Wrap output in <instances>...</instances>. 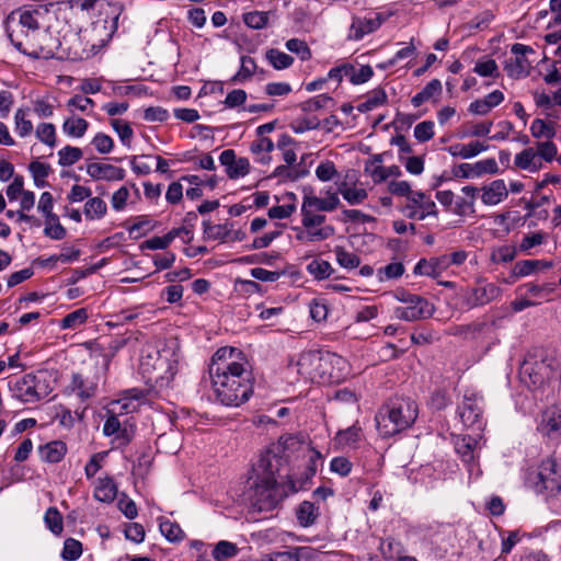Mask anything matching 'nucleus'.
I'll return each mask as SVG.
<instances>
[{"label":"nucleus","instance_id":"nucleus-22","mask_svg":"<svg viewBox=\"0 0 561 561\" xmlns=\"http://www.w3.org/2000/svg\"><path fill=\"white\" fill-rule=\"evenodd\" d=\"M465 196H458L454 199L451 211L457 216L473 215L476 213L474 204L479 195V187L466 185L461 188Z\"/></svg>","mask_w":561,"mask_h":561},{"label":"nucleus","instance_id":"nucleus-58","mask_svg":"<svg viewBox=\"0 0 561 561\" xmlns=\"http://www.w3.org/2000/svg\"><path fill=\"white\" fill-rule=\"evenodd\" d=\"M330 102H332V98L328 94H319L301 104V108L305 112H316L323 107H325Z\"/></svg>","mask_w":561,"mask_h":561},{"label":"nucleus","instance_id":"nucleus-61","mask_svg":"<svg viewBox=\"0 0 561 561\" xmlns=\"http://www.w3.org/2000/svg\"><path fill=\"white\" fill-rule=\"evenodd\" d=\"M330 470L341 477H346L352 470V462L346 457H334L330 462Z\"/></svg>","mask_w":561,"mask_h":561},{"label":"nucleus","instance_id":"nucleus-36","mask_svg":"<svg viewBox=\"0 0 561 561\" xmlns=\"http://www.w3.org/2000/svg\"><path fill=\"white\" fill-rule=\"evenodd\" d=\"M89 127V123L81 117L71 116L62 124V130L66 135L75 138L82 137Z\"/></svg>","mask_w":561,"mask_h":561},{"label":"nucleus","instance_id":"nucleus-23","mask_svg":"<svg viewBox=\"0 0 561 561\" xmlns=\"http://www.w3.org/2000/svg\"><path fill=\"white\" fill-rule=\"evenodd\" d=\"M499 172V165L495 159L489 158L485 160L478 161L473 164L470 163H461L458 167V172L456 175L461 178H476L481 176L483 174H495Z\"/></svg>","mask_w":561,"mask_h":561},{"label":"nucleus","instance_id":"nucleus-24","mask_svg":"<svg viewBox=\"0 0 561 561\" xmlns=\"http://www.w3.org/2000/svg\"><path fill=\"white\" fill-rule=\"evenodd\" d=\"M314 211H333L340 205V198L337 193L327 192L325 197H318L312 193L304 195L302 204Z\"/></svg>","mask_w":561,"mask_h":561},{"label":"nucleus","instance_id":"nucleus-25","mask_svg":"<svg viewBox=\"0 0 561 561\" xmlns=\"http://www.w3.org/2000/svg\"><path fill=\"white\" fill-rule=\"evenodd\" d=\"M87 173L94 180L121 181L125 178V171L112 164L89 163Z\"/></svg>","mask_w":561,"mask_h":561},{"label":"nucleus","instance_id":"nucleus-64","mask_svg":"<svg viewBox=\"0 0 561 561\" xmlns=\"http://www.w3.org/2000/svg\"><path fill=\"white\" fill-rule=\"evenodd\" d=\"M268 15L265 12H249L244 15V23L251 28H262L267 24Z\"/></svg>","mask_w":561,"mask_h":561},{"label":"nucleus","instance_id":"nucleus-40","mask_svg":"<svg viewBox=\"0 0 561 561\" xmlns=\"http://www.w3.org/2000/svg\"><path fill=\"white\" fill-rule=\"evenodd\" d=\"M266 59L277 70L286 69L294 62V58L290 55L274 48L266 51Z\"/></svg>","mask_w":561,"mask_h":561},{"label":"nucleus","instance_id":"nucleus-10","mask_svg":"<svg viewBox=\"0 0 561 561\" xmlns=\"http://www.w3.org/2000/svg\"><path fill=\"white\" fill-rule=\"evenodd\" d=\"M502 296V288L494 283L479 278L476 285L462 289L459 294L461 306L466 309H473L488 305Z\"/></svg>","mask_w":561,"mask_h":561},{"label":"nucleus","instance_id":"nucleus-60","mask_svg":"<svg viewBox=\"0 0 561 561\" xmlns=\"http://www.w3.org/2000/svg\"><path fill=\"white\" fill-rule=\"evenodd\" d=\"M311 242L323 241L334 236L335 229L331 225L323 227L306 228Z\"/></svg>","mask_w":561,"mask_h":561},{"label":"nucleus","instance_id":"nucleus-26","mask_svg":"<svg viewBox=\"0 0 561 561\" xmlns=\"http://www.w3.org/2000/svg\"><path fill=\"white\" fill-rule=\"evenodd\" d=\"M489 146L481 141H471L469 144H454L447 148V151L453 157H460L462 159H471L477 157L483 151H486Z\"/></svg>","mask_w":561,"mask_h":561},{"label":"nucleus","instance_id":"nucleus-44","mask_svg":"<svg viewBox=\"0 0 561 561\" xmlns=\"http://www.w3.org/2000/svg\"><path fill=\"white\" fill-rule=\"evenodd\" d=\"M339 192L350 205H358L363 203L368 196L366 190L358 187H348L346 185L340 187Z\"/></svg>","mask_w":561,"mask_h":561},{"label":"nucleus","instance_id":"nucleus-17","mask_svg":"<svg viewBox=\"0 0 561 561\" xmlns=\"http://www.w3.org/2000/svg\"><path fill=\"white\" fill-rule=\"evenodd\" d=\"M98 390V380L93 377H87L82 374L75 373L71 380L66 387V393L76 396L80 402H85L95 396Z\"/></svg>","mask_w":561,"mask_h":561},{"label":"nucleus","instance_id":"nucleus-47","mask_svg":"<svg viewBox=\"0 0 561 561\" xmlns=\"http://www.w3.org/2000/svg\"><path fill=\"white\" fill-rule=\"evenodd\" d=\"M36 137L43 144L55 147L56 145V129L50 123H41L36 128Z\"/></svg>","mask_w":561,"mask_h":561},{"label":"nucleus","instance_id":"nucleus-33","mask_svg":"<svg viewBox=\"0 0 561 561\" xmlns=\"http://www.w3.org/2000/svg\"><path fill=\"white\" fill-rule=\"evenodd\" d=\"M362 437V428L354 424L345 430H341L335 435V443L341 447H353Z\"/></svg>","mask_w":561,"mask_h":561},{"label":"nucleus","instance_id":"nucleus-13","mask_svg":"<svg viewBox=\"0 0 561 561\" xmlns=\"http://www.w3.org/2000/svg\"><path fill=\"white\" fill-rule=\"evenodd\" d=\"M401 213L409 219L424 220L426 217H437L438 211L431 196L421 191L412 194L401 208Z\"/></svg>","mask_w":561,"mask_h":561},{"label":"nucleus","instance_id":"nucleus-1","mask_svg":"<svg viewBox=\"0 0 561 561\" xmlns=\"http://www.w3.org/2000/svg\"><path fill=\"white\" fill-rule=\"evenodd\" d=\"M208 371L215 398L222 405L240 407L252 396V373L239 348L226 346L217 350Z\"/></svg>","mask_w":561,"mask_h":561},{"label":"nucleus","instance_id":"nucleus-27","mask_svg":"<svg viewBox=\"0 0 561 561\" xmlns=\"http://www.w3.org/2000/svg\"><path fill=\"white\" fill-rule=\"evenodd\" d=\"M94 499L102 503H111L117 495V488L112 478H99L94 488Z\"/></svg>","mask_w":561,"mask_h":561},{"label":"nucleus","instance_id":"nucleus-46","mask_svg":"<svg viewBox=\"0 0 561 561\" xmlns=\"http://www.w3.org/2000/svg\"><path fill=\"white\" fill-rule=\"evenodd\" d=\"M307 271L317 279L328 278L333 268L331 264L323 260H313L307 265Z\"/></svg>","mask_w":561,"mask_h":561},{"label":"nucleus","instance_id":"nucleus-34","mask_svg":"<svg viewBox=\"0 0 561 561\" xmlns=\"http://www.w3.org/2000/svg\"><path fill=\"white\" fill-rule=\"evenodd\" d=\"M181 236V230L172 229L167 234L162 237H153L151 239L146 240L140 244L141 250H164L167 249L173 240Z\"/></svg>","mask_w":561,"mask_h":561},{"label":"nucleus","instance_id":"nucleus-12","mask_svg":"<svg viewBox=\"0 0 561 561\" xmlns=\"http://www.w3.org/2000/svg\"><path fill=\"white\" fill-rule=\"evenodd\" d=\"M483 398L476 392H466L461 403L458 404V415L462 424L474 431H483L485 421L483 420Z\"/></svg>","mask_w":561,"mask_h":561},{"label":"nucleus","instance_id":"nucleus-39","mask_svg":"<svg viewBox=\"0 0 561 561\" xmlns=\"http://www.w3.org/2000/svg\"><path fill=\"white\" fill-rule=\"evenodd\" d=\"M238 552L239 548L236 543L227 540H220L213 549V558L216 561H226L236 557Z\"/></svg>","mask_w":561,"mask_h":561},{"label":"nucleus","instance_id":"nucleus-54","mask_svg":"<svg viewBox=\"0 0 561 561\" xmlns=\"http://www.w3.org/2000/svg\"><path fill=\"white\" fill-rule=\"evenodd\" d=\"M381 552L386 558L398 559L404 552V547L400 541L388 538L381 543Z\"/></svg>","mask_w":561,"mask_h":561},{"label":"nucleus","instance_id":"nucleus-8","mask_svg":"<svg viewBox=\"0 0 561 561\" xmlns=\"http://www.w3.org/2000/svg\"><path fill=\"white\" fill-rule=\"evenodd\" d=\"M9 389L14 399L23 403H35L50 394L53 389L44 374H26L9 381Z\"/></svg>","mask_w":561,"mask_h":561},{"label":"nucleus","instance_id":"nucleus-49","mask_svg":"<svg viewBox=\"0 0 561 561\" xmlns=\"http://www.w3.org/2000/svg\"><path fill=\"white\" fill-rule=\"evenodd\" d=\"M81 554H82V545L80 541H78L73 538H68L65 540L64 549L61 552V557L64 560L76 561L77 559L80 558Z\"/></svg>","mask_w":561,"mask_h":561},{"label":"nucleus","instance_id":"nucleus-43","mask_svg":"<svg viewBox=\"0 0 561 561\" xmlns=\"http://www.w3.org/2000/svg\"><path fill=\"white\" fill-rule=\"evenodd\" d=\"M58 163L61 167H70L82 158V150L78 147L66 146L58 151Z\"/></svg>","mask_w":561,"mask_h":561},{"label":"nucleus","instance_id":"nucleus-4","mask_svg":"<svg viewBox=\"0 0 561 561\" xmlns=\"http://www.w3.org/2000/svg\"><path fill=\"white\" fill-rule=\"evenodd\" d=\"M296 366L300 376L318 383L340 382L350 374L347 360L330 351L305 352L299 356Z\"/></svg>","mask_w":561,"mask_h":561},{"label":"nucleus","instance_id":"nucleus-38","mask_svg":"<svg viewBox=\"0 0 561 561\" xmlns=\"http://www.w3.org/2000/svg\"><path fill=\"white\" fill-rule=\"evenodd\" d=\"M530 133L535 138L549 140L556 136L557 131L552 123L536 118L530 125Z\"/></svg>","mask_w":561,"mask_h":561},{"label":"nucleus","instance_id":"nucleus-6","mask_svg":"<svg viewBox=\"0 0 561 561\" xmlns=\"http://www.w3.org/2000/svg\"><path fill=\"white\" fill-rule=\"evenodd\" d=\"M417 415L415 401L410 398H393L378 410L375 416L376 427L381 437L388 438L411 427Z\"/></svg>","mask_w":561,"mask_h":561},{"label":"nucleus","instance_id":"nucleus-5","mask_svg":"<svg viewBox=\"0 0 561 561\" xmlns=\"http://www.w3.org/2000/svg\"><path fill=\"white\" fill-rule=\"evenodd\" d=\"M179 355L174 345L162 348L148 346L140 358V370L147 382L159 388L170 386L178 373Z\"/></svg>","mask_w":561,"mask_h":561},{"label":"nucleus","instance_id":"nucleus-16","mask_svg":"<svg viewBox=\"0 0 561 561\" xmlns=\"http://www.w3.org/2000/svg\"><path fill=\"white\" fill-rule=\"evenodd\" d=\"M435 308L428 300L415 295L412 304L394 308V316L400 320L416 321L432 317Z\"/></svg>","mask_w":561,"mask_h":561},{"label":"nucleus","instance_id":"nucleus-9","mask_svg":"<svg viewBox=\"0 0 561 561\" xmlns=\"http://www.w3.org/2000/svg\"><path fill=\"white\" fill-rule=\"evenodd\" d=\"M144 392L138 389L127 390L123 398L114 401L111 405V415L107 417L103 425V434L105 436H113L118 433L122 427V423L117 417V414H127L138 410L141 402L144 401Z\"/></svg>","mask_w":561,"mask_h":561},{"label":"nucleus","instance_id":"nucleus-21","mask_svg":"<svg viewBox=\"0 0 561 561\" xmlns=\"http://www.w3.org/2000/svg\"><path fill=\"white\" fill-rule=\"evenodd\" d=\"M382 19L379 14L365 18H353L350 26L348 39L359 41L365 35L377 31L382 24Z\"/></svg>","mask_w":561,"mask_h":561},{"label":"nucleus","instance_id":"nucleus-42","mask_svg":"<svg viewBox=\"0 0 561 561\" xmlns=\"http://www.w3.org/2000/svg\"><path fill=\"white\" fill-rule=\"evenodd\" d=\"M404 271V265L401 262H392L378 268L377 277L380 282L397 279L403 275Z\"/></svg>","mask_w":561,"mask_h":561},{"label":"nucleus","instance_id":"nucleus-30","mask_svg":"<svg viewBox=\"0 0 561 561\" xmlns=\"http://www.w3.org/2000/svg\"><path fill=\"white\" fill-rule=\"evenodd\" d=\"M286 201L283 205L273 206L268 209V217L271 219H286L296 211V195L288 192L283 197Z\"/></svg>","mask_w":561,"mask_h":561},{"label":"nucleus","instance_id":"nucleus-31","mask_svg":"<svg viewBox=\"0 0 561 561\" xmlns=\"http://www.w3.org/2000/svg\"><path fill=\"white\" fill-rule=\"evenodd\" d=\"M296 516L299 524L304 527L314 524L319 516V507L312 502L304 501L296 510Z\"/></svg>","mask_w":561,"mask_h":561},{"label":"nucleus","instance_id":"nucleus-29","mask_svg":"<svg viewBox=\"0 0 561 561\" xmlns=\"http://www.w3.org/2000/svg\"><path fill=\"white\" fill-rule=\"evenodd\" d=\"M66 444L61 440H53L39 448L42 459L50 463L59 462L66 455Z\"/></svg>","mask_w":561,"mask_h":561},{"label":"nucleus","instance_id":"nucleus-63","mask_svg":"<svg viewBox=\"0 0 561 561\" xmlns=\"http://www.w3.org/2000/svg\"><path fill=\"white\" fill-rule=\"evenodd\" d=\"M111 125L114 130L117 133L119 139L124 145H128L133 137V129L130 125L126 122L119 119H112Z\"/></svg>","mask_w":561,"mask_h":561},{"label":"nucleus","instance_id":"nucleus-45","mask_svg":"<svg viewBox=\"0 0 561 561\" xmlns=\"http://www.w3.org/2000/svg\"><path fill=\"white\" fill-rule=\"evenodd\" d=\"M159 528L161 534L169 540V541H180L184 537V533L181 529V527L170 519H162L159 524Z\"/></svg>","mask_w":561,"mask_h":561},{"label":"nucleus","instance_id":"nucleus-18","mask_svg":"<svg viewBox=\"0 0 561 561\" xmlns=\"http://www.w3.org/2000/svg\"><path fill=\"white\" fill-rule=\"evenodd\" d=\"M537 430L550 438L561 437V405L548 407L541 413Z\"/></svg>","mask_w":561,"mask_h":561},{"label":"nucleus","instance_id":"nucleus-35","mask_svg":"<svg viewBox=\"0 0 561 561\" xmlns=\"http://www.w3.org/2000/svg\"><path fill=\"white\" fill-rule=\"evenodd\" d=\"M28 170L36 187H45L48 185L46 179L51 173V168L48 163L35 160L30 163Z\"/></svg>","mask_w":561,"mask_h":561},{"label":"nucleus","instance_id":"nucleus-59","mask_svg":"<svg viewBox=\"0 0 561 561\" xmlns=\"http://www.w3.org/2000/svg\"><path fill=\"white\" fill-rule=\"evenodd\" d=\"M388 191L393 195L404 196L407 201H409L411 195L416 192L411 188L408 181H391L388 184Z\"/></svg>","mask_w":561,"mask_h":561},{"label":"nucleus","instance_id":"nucleus-57","mask_svg":"<svg viewBox=\"0 0 561 561\" xmlns=\"http://www.w3.org/2000/svg\"><path fill=\"white\" fill-rule=\"evenodd\" d=\"M203 225L204 233L208 239L224 241L229 233L227 227L224 225H211L207 221H204Z\"/></svg>","mask_w":561,"mask_h":561},{"label":"nucleus","instance_id":"nucleus-41","mask_svg":"<svg viewBox=\"0 0 561 561\" xmlns=\"http://www.w3.org/2000/svg\"><path fill=\"white\" fill-rule=\"evenodd\" d=\"M325 216L318 214L313 209L301 205V225L304 228L323 227Z\"/></svg>","mask_w":561,"mask_h":561},{"label":"nucleus","instance_id":"nucleus-55","mask_svg":"<svg viewBox=\"0 0 561 561\" xmlns=\"http://www.w3.org/2000/svg\"><path fill=\"white\" fill-rule=\"evenodd\" d=\"M286 48L295 53L299 56L301 60H308L311 58V51L306 42L298 39V38H291L286 42Z\"/></svg>","mask_w":561,"mask_h":561},{"label":"nucleus","instance_id":"nucleus-11","mask_svg":"<svg viewBox=\"0 0 561 561\" xmlns=\"http://www.w3.org/2000/svg\"><path fill=\"white\" fill-rule=\"evenodd\" d=\"M534 479L537 493L554 496L561 491V467L552 458L541 461Z\"/></svg>","mask_w":561,"mask_h":561},{"label":"nucleus","instance_id":"nucleus-15","mask_svg":"<svg viewBox=\"0 0 561 561\" xmlns=\"http://www.w3.org/2000/svg\"><path fill=\"white\" fill-rule=\"evenodd\" d=\"M514 57L505 61L504 69L512 78H523L529 72L530 62L527 60L526 55L534 53L530 46L516 43L511 48Z\"/></svg>","mask_w":561,"mask_h":561},{"label":"nucleus","instance_id":"nucleus-14","mask_svg":"<svg viewBox=\"0 0 561 561\" xmlns=\"http://www.w3.org/2000/svg\"><path fill=\"white\" fill-rule=\"evenodd\" d=\"M308 454V461L304 471L299 474L294 473L288 476L287 486L291 493L307 489L317 472L318 462L321 460L322 455L314 449H309Z\"/></svg>","mask_w":561,"mask_h":561},{"label":"nucleus","instance_id":"nucleus-37","mask_svg":"<svg viewBox=\"0 0 561 561\" xmlns=\"http://www.w3.org/2000/svg\"><path fill=\"white\" fill-rule=\"evenodd\" d=\"M107 210L106 203L100 197H93L87 201L84 205V216L87 219H101Z\"/></svg>","mask_w":561,"mask_h":561},{"label":"nucleus","instance_id":"nucleus-32","mask_svg":"<svg viewBox=\"0 0 561 561\" xmlns=\"http://www.w3.org/2000/svg\"><path fill=\"white\" fill-rule=\"evenodd\" d=\"M481 436L472 437V436H463L456 444L457 451L462 456L463 461L469 462L473 461L476 457V450L480 444Z\"/></svg>","mask_w":561,"mask_h":561},{"label":"nucleus","instance_id":"nucleus-52","mask_svg":"<svg viewBox=\"0 0 561 561\" xmlns=\"http://www.w3.org/2000/svg\"><path fill=\"white\" fill-rule=\"evenodd\" d=\"M256 68L255 61L253 58L243 56L241 58V67L240 70L232 77V82H241L243 80L252 77Z\"/></svg>","mask_w":561,"mask_h":561},{"label":"nucleus","instance_id":"nucleus-51","mask_svg":"<svg viewBox=\"0 0 561 561\" xmlns=\"http://www.w3.org/2000/svg\"><path fill=\"white\" fill-rule=\"evenodd\" d=\"M88 319V312L85 309H77L70 313H68L61 320V327L64 329H76L79 325L83 324Z\"/></svg>","mask_w":561,"mask_h":561},{"label":"nucleus","instance_id":"nucleus-3","mask_svg":"<svg viewBox=\"0 0 561 561\" xmlns=\"http://www.w3.org/2000/svg\"><path fill=\"white\" fill-rule=\"evenodd\" d=\"M282 457L272 451L261 455L253 466V480L249 495L251 508L254 512H271L277 507L286 495L280 491L276 481V473L282 465Z\"/></svg>","mask_w":561,"mask_h":561},{"label":"nucleus","instance_id":"nucleus-56","mask_svg":"<svg viewBox=\"0 0 561 561\" xmlns=\"http://www.w3.org/2000/svg\"><path fill=\"white\" fill-rule=\"evenodd\" d=\"M434 135V123L432 121L421 122L414 127V137L420 142L428 141Z\"/></svg>","mask_w":561,"mask_h":561},{"label":"nucleus","instance_id":"nucleus-28","mask_svg":"<svg viewBox=\"0 0 561 561\" xmlns=\"http://www.w3.org/2000/svg\"><path fill=\"white\" fill-rule=\"evenodd\" d=\"M515 165L519 169L530 172L538 171L541 168V160L533 148H526L515 156Z\"/></svg>","mask_w":561,"mask_h":561},{"label":"nucleus","instance_id":"nucleus-48","mask_svg":"<svg viewBox=\"0 0 561 561\" xmlns=\"http://www.w3.org/2000/svg\"><path fill=\"white\" fill-rule=\"evenodd\" d=\"M334 252L336 261L342 267L352 270L357 267L360 263L359 257L355 253L348 252L342 247H336Z\"/></svg>","mask_w":561,"mask_h":561},{"label":"nucleus","instance_id":"nucleus-62","mask_svg":"<svg viewBox=\"0 0 561 561\" xmlns=\"http://www.w3.org/2000/svg\"><path fill=\"white\" fill-rule=\"evenodd\" d=\"M473 71L481 77H494L497 72V65L494 59L479 60Z\"/></svg>","mask_w":561,"mask_h":561},{"label":"nucleus","instance_id":"nucleus-2","mask_svg":"<svg viewBox=\"0 0 561 561\" xmlns=\"http://www.w3.org/2000/svg\"><path fill=\"white\" fill-rule=\"evenodd\" d=\"M49 5H28L13 10L4 20L5 33L12 45L34 59H49L55 53L48 42L51 34L41 30L39 20L49 12Z\"/></svg>","mask_w":561,"mask_h":561},{"label":"nucleus","instance_id":"nucleus-20","mask_svg":"<svg viewBox=\"0 0 561 561\" xmlns=\"http://www.w3.org/2000/svg\"><path fill=\"white\" fill-rule=\"evenodd\" d=\"M478 196L485 206H495L507 198L508 187L504 180H493L479 188Z\"/></svg>","mask_w":561,"mask_h":561},{"label":"nucleus","instance_id":"nucleus-53","mask_svg":"<svg viewBox=\"0 0 561 561\" xmlns=\"http://www.w3.org/2000/svg\"><path fill=\"white\" fill-rule=\"evenodd\" d=\"M15 131L20 137H26L33 131V124L26 118V111L19 108L14 116Z\"/></svg>","mask_w":561,"mask_h":561},{"label":"nucleus","instance_id":"nucleus-50","mask_svg":"<svg viewBox=\"0 0 561 561\" xmlns=\"http://www.w3.org/2000/svg\"><path fill=\"white\" fill-rule=\"evenodd\" d=\"M44 520L53 534L59 535L62 531V517L57 508L49 507L45 513Z\"/></svg>","mask_w":561,"mask_h":561},{"label":"nucleus","instance_id":"nucleus-7","mask_svg":"<svg viewBox=\"0 0 561 561\" xmlns=\"http://www.w3.org/2000/svg\"><path fill=\"white\" fill-rule=\"evenodd\" d=\"M520 376L525 382L541 387L557 376L561 379V365L543 350H535L527 354L520 366Z\"/></svg>","mask_w":561,"mask_h":561},{"label":"nucleus","instance_id":"nucleus-19","mask_svg":"<svg viewBox=\"0 0 561 561\" xmlns=\"http://www.w3.org/2000/svg\"><path fill=\"white\" fill-rule=\"evenodd\" d=\"M220 163L226 167L227 175L237 180L245 176L250 172V161L248 158H237L232 149H226L220 153Z\"/></svg>","mask_w":561,"mask_h":561}]
</instances>
